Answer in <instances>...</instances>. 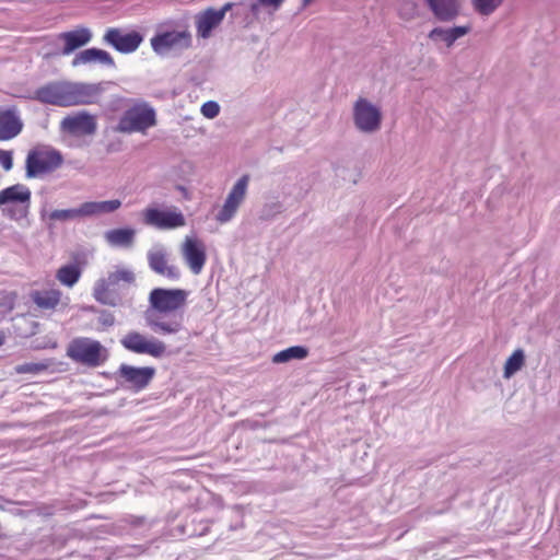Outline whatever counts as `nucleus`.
I'll return each mask as SVG.
<instances>
[{
    "mask_svg": "<svg viewBox=\"0 0 560 560\" xmlns=\"http://www.w3.org/2000/svg\"><path fill=\"white\" fill-rule=\"evenodd\" d=\"M175 311V290L154 289L150 293V306L144 313L145 320L155 331L172 332V324L165 318Z\"/></svg>",
    "mask_w": 560,
    "mask_h": 560,
    "instance_id": "nucleus-1",
    "label": "nucleus"
},
{
    "mask_svg": "<svg viewBox=\"0 0 560 560\" xmlns=\"http://www.w3.org/2000/svg\"><path fill=\"white\" fill-rule=\"evenodd\" d=\"M63 164V156L57 149L37 144L30 149L25 159L26 178H39L56 172Z\"/></svg>",
    "mask_w": 560,
    "mask_h": 560,
    "instance_id": "nucleus-2",
    "label": "nucleus"
},
{
    "mask_svg": "<svg viewBox=\"0 0 560 560\" xmlns=\"http://www.w3.org/2000/svg\"><path fill=\"white\" fill-rule=\"evenodd\" d=\"M32 191L24 184H14L0 190V208L3 215L13 221L28 217Z\"/></svg>",
    "mask_w": 560,
    "mask_h": 560,
    "instance_id": "nucleus-3",
    "label": "nucleus"
},
{
    "mask_svg": "<svg viewBox=\"0 0 560 560\" xmlns=\"http://www.w3.org/2000/svg\"><path fill=\"white\" fill-rule=\"evenodd\" d=\"M67 355L74 362L96 368L108 357L106 348L97 340L86 337L74 338L67 348Z\"/></svg>",
    "mask_w": 560,
    "mask_h": 560,
    "instance_id": "nucleus-4",
    "label": "nucleus"
},
{
    "mask_svg": "<svg viewBox=\"0 0 560 560\" xmlns=\"http://www.w3.org/2000/svg\"><path fill=\"white\" fill-rule=\"evenodd\" d=\"M383 114L381 108L364 97L353 105V122L355 128L364 133H373L382 126Z\"/></svg>",
    "mask_w": 560,
    "mask_h": 560,
    "instance_id": "nucleus-5",
    "label": "nucleus"
},
{
    "mask_svg": "<svg viewBox=\"0 0 560 560\" xmlns=\"http://www.w3.org/2000/svg\"><path fill=\"white\" fill-rule=\"evenodd\" d=\"M249 174H243L230 189L222 207L215 214V220L221 223L230 222L236 214L240 206L245 199L249 185Z\"/></svg>",
    "mask_w": 560,
    "mask_h": 560,
    "instance_id": "nucleus-6",
    "label": "nucleus"
},
{
    "mask_svg": "<svg viewBox=\"0 0 560 560\" xmlns=\"http://www.w3.org/2000/svg\"><path fill=\"white\" fill-rule=\"evenodd\" d=\"M182 257L194 275H199L207 261V248L195 233L187 235L180 246Z\"/></svg>",
    "mask_w": 560,
    "mask_h": 560,
    "instance_id": "nucleus-7",
    "label": "nucleus"
},
{
    "mask_svg": "<svg viewBox=\"0 0 560 560\" xmlns=\"http://www.w3.org/2000/svg\"><path fill=\"white\" fill-rule=\"evenodd\" d=\"M155 124V113L147 105H139L125 113L118 129L124 132L143 131Z\"/></svg>",
    "mask_w": 560,
    "mask_h": 560,
    "instance_id": "nucleus-8",
    "label": "nucleus"
},
{
    "mask_svg": "<svg viewBox=\"0 0 560 560\" xmlns=\"http://www.w3.org/2000/svg\"><path fill=\"white\" fill-rule=\"evenodd\" d=\"M154 372V369L149 366L135 368L121 364L117 371V378L122 386L139 392L148 386Z\"/></svg>",
    "mask_w": 560,
    "mask_h": 560,
    "instance_id": "nucleus-9",
    "label": "nucleus"
},
{
    "mask_svg": "<svg viewBox=\"0 0 560 560\" xmlns=\"http://www.w3.org/2000/svg\"><path fill=\"white\" fill-rule=\"evenodd\" d=\"M96 128V117L88 112L68 115L60 122L61 131L74 137L92 136Z\"/></svg>",
    "mask_w": 560,
    "mask_h": 560,
    "instance_id": "nucleus-10",
    "label": "nucleus"
},
{
    "mask_svg": "<svg viewBox=\"0 0 560 560\" xmlns=\"http://www.w3.org/2000/svg\"><path fill=\"white\" fill-rule=\"evenodd\" d=\"M103 40L121 54H130L137 50L143 37L137 31L125 33L120 28L110 27L105 32Z\"/></svg>",
    "mask_w": 560,
    "mask_h": 560,
    "instance_id": "nucleus-11",
    "label": "nucleus"
},
{
    "mask_svg": "<svg viewBox=\"0 0 560 560\" xmlns=\"http://www.w3.org/2000/svg\"><path fill=\"white\" fill-rule=\"evenodd\" d=\"M103 91L102 83L69 82V106L95 104L100 101Z\"/></svg>",
    "mask_w": 560,
    "mask_h": 560,
    "instance_id": "nucleus-12",
    "label": "nucleus"
},
{
    "mask_svg": "<svg viewBox=\"0 0 560 560\" xmlns=\"http://www.w3.org/2000/svg\"><path fill=\"white\" fill-rule=\"evenodd\" d=\"M211 526V521L207 518L200 510H192L186 513L185 521L177 525V537L191 538L205 536Z\"/></svg>",
    "mask_w": 560,
    "mask_h": 560,
    "instance_id": "nucleus-13",
    "label": "nucleus"
},
{
    "mask_svg": "<svg viewBox=\"0 0 560 560\" xmlns=\"http://www.w3.org/2000/svg\"><path fill=\"white\" fill-rule=\"evenodd\" d=\"M122 346L136 353H145L152 357H160L165 351V346L161 341L148 339L145 336L132 331L127 334L122 340Z\"/></svg>",
    "mask_w": 560,
    "mask_h": 560,
    "instance_id": "nucleus-14",
    "label": "nucleus"
},
{
    "mask_svg": "<svg viewBox=\"0 0 560 560\" xmlns=\"http://www.w3.org/2000/svg\"><path fill=\"white\" fill-rule=\"evenodd\" d=\"M24 128V121L16 106L0 108V141L16 138Z\"/></svg>",
    "mask_w": 560,
    "mask_h": 560,
    "instance_id": "nucleus-15",
    "label": "nucleus"
},
{
    "mask_svg": "<svg viewBox=\"0 0 560 560\" xmlns=\"http://www.w3.org/2000/svg\"><path fill=\"white\" fill-rule=\"evenodd\" d=\"M35 98L42 103L69 107V82L48 83L35 91Z\"/></svg>",
    "mask_w": 560,
    "mask_h": 560,
    "instance_id": "nucleus-16",
    "label": "nucleus"
},
{
    "mask_svg": "<svg viewBox=\"0 0 560 560\" xmlns=\"http://www.w3.org/2000/svg\"><path fill=\"white\" fill-rule=\"evenodd\" d=\"M31 301L40 312H55L62 306V291L57 288L34 290L30 294Z\"/></svg>",
    "mask_w": 560,
    "mask_h": 560,
    "instance_id": "nucleus-17",
    "label": "nucleus"
},
{
    "mask_svg": "<svg viewBox=\"0 0 560 560\" xmlns=\"http://www.w3.org/2000/svg\"><path fill=\"white\" fill-rule=\"evenodd\" d=\"M433 18L439 22H452L460 13L459 0H422Z\"/></svg>",
    "mask_w": 560,
    "mask_h": 560,
    "instance_id": "nucleus-18",
    "label": "nucleus"
},
{
    "mask_svg": "<svg viewBox=\"0 0 560 560\" xmlns=\"http://www.w3.org/2000/svg\"><path fill=\"white\" fill-rule=\"evenodd\" d=\"M471 31L469 24L453 25L450 27L435 26L428 33V38L432 42L441 40L447 48H451L459 38L466 36Z\"/></svg>",
    "mask_w": 560,
    "mask_h": 560,
    "instance_id": "nucleus-19",
    "label": "nucleus"
},
{
    "mask_svg": "<svg viewBox=\"0 0 560 560\" xmlns=\"http://www.w3.org/2000/svg\"><path fill=\"white\" fill-rule=\"evenodd\" d=\"M86 265V258L84 255H75L74 264H68L59 267L56 271V279L60 284L72 288L74 287L82 275V270Z\"/></svg>",
    "mask_w": 560,
    "mask_h": 560,
    "instance_id": "nucleus-20",
    "label": "nucleus"
},
{
    "mask_svg": "<svg viewBox=\"0 0 560 560\" xmlns=\"http://www.w3.org/2000/svg\"><path fill=\"white\" fill-rule=\"evenodd\" d=\"M145 225L160 230H171L175 228V212L161 210L156 207H149L141 213Z\"/></svg>",
    "mask_w": 560,
    "mask_h": 560,
    "instance_id": "nucleus-21",
    "label": "nucleus"
},
{
    "mask_svg": "<svg viewBox=\"0 0 560 560\" xmlns=\"http://www.w3.org/2000/svg\"><path fill=\"white\" fill-rule=\"evenodd\" d=\"M223 20L215 12V8H207L196 15L197 36L202 39L211 37L214 30L221 25Z\"/></svg>",
    "mask_w": 560,
    "mask_h": 560,
    "instance_id": "nucleus-22",
    "label": "nucleus"
},
{
    "mask_svg": "<svg viewBox=\"0 0 560 560\" xmlns=\"http://www.w3.org/2000/svg\"><path fill=\"white\" fill-rule=\"evenodd\" d=\"M59 37L65 43L62 55H69L75 49L86 45L92 38V33L85 27H80L62 33Z\"/></svg>",
    "mask_w": 560,
    "mask_h": 560,
    "instance_id": "nucleus-23",
    "label": "nucleus"
},
{
    "mask_svg": "<svg viewBox=\"0 0 560 560\" xmlns=\"http://www.w3.org/2000/svg\"><path fill=\"white\" fill-rule=\"evenodd\" d=\"M308 355L310 348L307 346L294 345L276 352L271 358V362L273 364H284L291 361L305 360Z\"/></svg>",
    "mask_w": 560,
    "mask_h": 560,
    "instance_id": "nucleus-24",
    "label": "nucleus"
},
{
    "mask_svg": "<svg viewBox=\"0 0 560 560\" xmlns=\"http://www.w3.org/2000/svg\"><path fill=\"white\" fill-rule=\"evenodd\" d=\"M100 62L107 66H114L113 57L105 50L98 48H89L78 54L72 60L74 67L86 63Z\"/></svg>",
    "mask_w": 560,
    "mask_h": 560,
    "instance_id": "nucleus-25",
    "label": "nucleus"
},
{
    "mask_svg": "<svg viewBox=\"0 0 560 560\" xmlns=\"http://www.w3.org/2000/svg\"><path fill=\"white\" fill-rule=\"evenodd\" d=\"M93 298L101 304L115 306L117 295L115 289L109 285L105 278L98 279L93 287Z\"/></svg>",
    "mask_w": 560,
    "mask_h": 560,
    "instance_id": "nucleus-26",
    "label": "nucleus"
},
{
    "mask_svg": "<svg viewBox=\"0 0 560 560\" xmlns=\"http://www.w3.org/2000/svg\"><path fill=\"white\" fill-rule=\"evenodd\" d=\"M526 363V353L524 349L517 348L515 349L505 360L503 366V377L505 380H510L516 373H518Z\"/></svg>",
    "mask_w": 560,
    "mask_h": 560,
    "instance_id": "nucleus-27",
    "label": "nucleus"
},
{
    "mask_svg": "<svg viewBox=\"0 0 560 560\" xmlns=\"http://www.w3.org/2000/svg\"><path fill=\"white\" fill-rule=\"evenodd\" d=\"M135 230L129 228L114 229L105 233V240L112 246L129 247L135 240Z\"/></svg>",
    "mask_w": 560,
    "mask_h": 560,
    "instance_id": "nucleus-28",
    "label": "nucleus"
},
{
    "mask_svg": "<svg viewBox=\"0 0 560 560\" xmlns=\"http://www.w3.org/2000/svg\"><path fill=\"white\" fill-rule=\"evenodd\" d=\"M179 451H182V447L177 444V490L190 491L195 486L198 487V481L190 477V481L186 483L184 479L189 477V468L179 466V464L195 456L178 454Z\"/></svg>",
    "mask_w": 560,
    "mask_h": 560,
    "instance_id": "nucleus-29",
    "label": "nucleus"
},
{
    "mask_svg": "<svg viewBox=\"0 0 560 560\" xmlns=\"http://www.w3.org/2000/svg\"><path fill=\"white\" fill-rule=\"evenodd\" d=\"M85 217H91L101 213L114 212L120 208L121 202L118 199L106 201H88L83 202Z\"/></svg>",
    "mask_w": 560,
    "mask_h": 560,
    "instance_id": "nucleus-30",
    "label": "nucleus"
},
{
    "mask_svg": "<svg viewBox=\"0 0 560 560\" xmlns=\"http://www.w3.org/2000/svg\"><path fill=\"white\" fill-rule=\"evenodd\" d=\"M151 45L153 50L160 55L170 51L175 45V32L158 33L151 39Z\"/></svg>",
    "mask_w": 560,
    "mask_h": 560,
    "instance_id": "nucleus-31",
    "label": "nucleus"
},
{
    "mask_svg": "<svg viewBox=\"0 0 560 560\" xmlns=\"http://www.w3.org/2000/svg\"><path fill=\"white\" fill-rule=\"evenodd\" d=\"M105 280L109 283V285L116 289L120 284L132 283L135 281V275L127 268L117 267L115 270L108 272Z\"/></svg>",
    "mask_w": 560,
    "mask_h": 560,
    "instance_id": "nucleus-32",
    "label": "nucleus"
},
{
    "mask_svg": "<svg viewBox=\"0 0 560 560\" xmlns=\"http://www.w3.org/2000/svg\"><path fill=\"white\" fill-rule=\"evenodd\" d=\"M149 264L160 275L170 276L172 273V269L167 266L166 254L162 249H156L149 254Z\"/></svg>",
    "mask_w": 560,
    "mask_h": 560,
    "instance_id": "nucleus-33",
    "label": "nucleus"
},
{
    "mask_svg": "<svg viewBox=\"0 0 560 560\" xmlns=\"http://www.w3.org/2000/svg\"><path fill=\"white\" fill-rule=\"evenodd\" d=\"M79 218H85V211L83 203L79 208L74 209H57L49 213L51 221H70Z\"/></svg>",
    "mask_w": 560,
    "mask_h": 560,
    "instance_id": "nucleus-34",
    "label": "nucleus"
},
{
    "mask_svg": "<svg viewBox=\"0 0 560 560\" xmlns=\"http://www.w3.org/2000/svg\"><path fill=\"white\" fill-rule=\"evenodd\" d=\"M474 11L480 16H490L504 2V0H471Z\"/></svg>",
    "mask_w": 560,
    "mask_h": 560,
    "instance_id": "nucleus-35",
    "label": "nucleus"
},
{
    "mask_svg": "<svg viewBox=\"0 0 560 560\" xmlns=\"http://www.w3.org/2000/svg\"><path fill=\"white\" fill-rule=\"evenodd\" d=\"M284 0H252L249 3V12L254 16H258L261 8H270L273 11L280 9Z\"/></svg>",
    "mask_w": 560,
    "mask_h": 560,
    "instance_id": "nucleus-36",
    "label": "nucleus"
},
{
    "mask_svg": "<svg viewBox=\"0 0 560 560\" xmlns=\"http://www.w3.org/2000/svg\"><path fill=\"white\" fill-rule=\"evenodd\" d=\"M48 368L47 363L40 362H28L19 364L14 368L18 374H38Z\"/></svg>",
    "mask_w": 560,
    "mask_h": 560,
    "instance_id": "nucleus-37",
    "label": "nucleus"
},
{
    "mask_svg": "<svg viewBox=\"0 0 560 560\" xmlns=\"http://www.w3.org/2000/svg\"><path fill=\"white\" fill-rule=\"evenodd\" d=\"M221 106L217 101H207L200 107L201 115L207 119H214L219 116Z\"/></svg>",
    "mask_w": 560,
    "mask_h": 560,
    "instance_id": "nucleus-38",
    "label": "nucleus"
},
{
    "mask_svg": "<svg viewBox=\"0 0 560 560\" xmlns=\"http://www.w3.org/2000/svg\"><path fill=\"white\" fill-rule=\"evenodd\" d=\"M0 165L5 172H9L13 167V152L3 150L0 148Z\"/></svg>",
    "mask_w": 560,
    "mask_h": 560,
    "instance_id": "nucleus-39",
    "label": "nucleus"
},
{
    "mask_svg": "<svg viewBox=\"0 0 560 560\" xmlns=\"http://www.w3.org/2000/svg\"><path fill=\"white\" fill-rule=\"evenodd\" d=\"M191 45V35L187 30H177V48H187Z\"/></svg>",
    "mask_w": 560,
    "mask_h": 560,
    "instance_id": "nucleus-40",
    "label": "nucleus"
},
{
    "mask_svg": "<svg viewBox=\"0 0 560 560\" xmlns=\"http://www.w3.org/2000/svg\"><path fill=\"white\" fill-rule=\"evenodd\" d=\"M188 293L189 292L187 290L177 288V318L182 317L183 308L186 304Z\"/></svg>",
    "mask_w": 560,
    "mask_h": 560,
    "instance_id": "nucleus-41",
    "label": "nucleus"
},
{
    "mask_svg": "<svg viewBox=\"0 0 560 560\" xmlns=\"http://www.w3.org/2000/svg\"><path fill=\"white\" fill-rule=\"evenodd\" d=\"M451 260L450 259H442L439 268L436 270H434L433 268H431V272H438V273H441V275H448L450 272V269H451Z\"/></svg>",
    "mask_w": 560,
    "mask_h": 560,
    "instance_id": "nucleus-42",
    "label": "nucleus"
},
{
    "mask_svg": "<svg viewBox=\"0 0 560 560\" xmlns=\"http://www.w3.org/2000/svg\"><path fill=\"white\" fill-rule=\"evenodd\" d=\"M235 5L233 2H226L221 8L215 9V12L224 20L225 14Z\"/></svg>",
    "mask_w": 560,
    "mask_h": 560,
    "instance_id": "nucleus-43",
    "label": "nucleus"
},
{
    "mask_svg": "<svg viewBox=\"0 0 560 560\" xmlns=\"http://www.w3.org/2000/svg\"><path fill=\"white\" fill-rule=\"evenodd\" d=\"M186 224L185 215L182 211L177 209V228Z\"/></svg>",
    "mask_w": 560,
    "mask_h": 560,
    "instance_id": "nucleus-44",
    "label": "nucleus"
},
{
    "mask_svg": "<svg viewBox=\"0 0 560 560\" xmlns=\"http://www.w3.org/2000/svg\"><path fill=\"white\" fill-rule=\"evenodd\" d=\"M103 323L105 325H113L114 324V316L109 313L104 315Z\"/></svg>",
    "mask_w": 560,
    "mask_h": 560,
    "instance_id": "nucleus-45",
    "label": "nucleus"
},
{
    "mask_svg": "<svg viewBox=\"0 0 560 560\" xmlns=\"http://www.w3.org/2000/svg\"><path fill=\"white\" fill-rule=\"evenodd\" d=\"M316 0H302V8H307L312 3H314Z\"/></svg>",
    "mask_w": 560,
    "mask_h": 560,
    "instance_id": "nucleus-46",
    "label": "nucleus"
},
{
    "mask_svg": "<svg viewBox=\"0 0 560 560\" xmlns=\"http://www.w3.org/2000/svg\"><path fill=\"white\" fill-rule=\"evenodd\" d=\"M5 335L3 331L0 330V347L4 343Z\"/></svg>",
    "mask_w": 560,
    "mask_h": 560,
    "instance_id": "nucleus-47",
    "label": "nucleus"
},
{
    "mask_svg": "<svg viewBox=\"0 0 560 560\" xmlns=\"http://www.w3.org/2000/svg\"><path fill=\"white\" fill-rule=\"evenodd\" d=\"M177 191H182L184 194L187 192L186 188L183 185H178V184H177Z\"/></svg>",
    "mask_w": 560,
    "mask_h": 560,
    "instance_id": "nucleus-48",
    "label": "nucleus"
},
{
    "mask_svg": "<svg viewBox=\"0 0 560 560\" xmlns=\"http://www.w3.org/2000/svg\"><path fill=\"white\" fill-rule=\"evenodd\" d=\"M179 330H180V329H179V325L177 324L176 331H177V332H179Z\"/></svg>",
    "mask_w": 560,
    "mask_h": 560,
    "instance_id": "nucleus-49",
    "label": "nucleus"
}]
</instances>
